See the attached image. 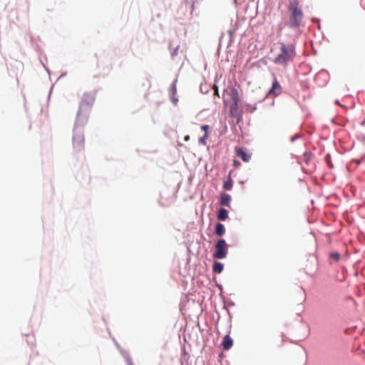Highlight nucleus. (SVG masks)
I'll list each match as a JSON object with an SVG mask.
<instances>
[{
    "instance_id": "obj_1",
    "label": "nucleus",
    "mask_w": 365,
    "mask_h": 365,
    "mask_svg": "<svg viewBox=\"0 0 365 365\" xmlns=\"http://www.w3.org/2000/svg\"><path fill=\"white\" fill-rule=\"evenodd\" d=\"M94 101V93H85L80 102L72 140L73 150L76 154L81 153L84 150L85 138L83 131L78 126L83 125L88 121Z\"/></svg>"
},
{
    "instance_id": "obj_2",
    "label": "nucleus",
    "mask_w": 365,
    "mask_h": 365,
    "mask_svg": "<svg viewBox=\"0 0 365 365\" xmlns=\"http://www.w3.org/2000/svg\"><path fill=\"white\" fill-rule=\"evenodd\" d=\"M278 45L279 46V51L273 59V63L286 68L288 63L292 62L296 56L295 46L292 43L285 44L284 42H279Z\"/></svg>"
},
{
    "instance_id": "obj_3",
    "label": "nucleus",
    "mask_w": 365,
    "mask_h": 365,
    "mask_svg": "<svg viewBox=\"0 0 365 365\" xmlns=\"http://www.w3.org/2000/svg\"><path fill=\"white\" fill-rule=\"evenodd\" d=\"M288 11L289 12V26L291 28L299 27L302 24L304 14L299 6L298 1L296 0L291 1L288 6Z\"/></svg>"
},
{
    "instance_id": "obj_4",
    "label": "nucleus",
    "mask_w": 365,
    "mask_h": 365,
    "mask_svg": "<svg viewBox=\"0 0 365 365\" xmlns=\"http://www.w3.org/2000/svg\"><path fill=\"white\" fill-rule=\"evenodd\" d=\"M227 94L230 97V101L224 100L225 104L228 105L230 103V110L232 113L235 111L237 108L238 103L240 101V96L238 91L234 88H230L227 91Z\"/></svg>"
},
{
    "instance_id": "obj_5",
    "label": "nucleus",
    "mask_w": 365,
    "mask_h": 365,
    "mask_svg": "<svg viewBox=\"0 0 365 365\" xmlns=\"http://www.w3.org/2000/svg\"><path fill=\"white\" fill-rule=\"evenodd\" d=\"M216 252L213 256L216 259H224L227 254V245L225 240L220 239L215 245Z\"/></svg>"
},
{
    "instance_id": "obj_6",
    "label": "nucleus",
    "mask_w": 365,
    "mask_h": 365,
    "mask_svg": "<svg viewBox=\"0 0 365 365\" xmlns=\"http://www.w3.org/2000/svg\"><path fill=\"white\" fill-rule=\"evenodd\" d=\"M281 93H282V87H281L279 83L278 82L277 79L276 78V77H274L272 88L269 91V94L277 96L279 95Z\"/></svg>"
},
{
    "instance_id": "obj_7",
    "label": "nucleus",
    "mask_w": 365,
    "mask_h": 365,
    "mask_svg": "<svg viewBox=\"0 0 365 365\" xmlns=\"http://www.w3.org/2000/svg\"><path fill=\"white\" fill-rule=\"evenodd\" d=\"M235 151L237 155L242 159L245 162H248L250 160L251 154L248 153L245 149L242 148H236Z\"/></svg>"
},
{
    "instance_id": "obj_8",
    "label": "nucleus",
    "mask_w": 365,
    "mask_h": 365,
    "mask_svg": "<svg viewBox=\"0 0 365 365\" xmlns=\"http://www.w3.org/2000/svg\"><path fill=\"white\" fill-rule=\"evenodd\" d=\"M232 344H233V341H232V338L229 335H225L223 339L222 343L223 349L224 350L230 349L232 347Z\"/></svg>"
},
{
    "instance_id": "obj_9",
    "label": "nucleus",
    "mask_w": 365,
    "mask_h": 365,
    "mask_svg": "<svg viewBox=\"0 0 365 365\" xmlns=\"http://www.w3.org/2000/svg\"><path fill=\"white\" fill-rule=\"evenodd\" d=\"M231 197L227 193H222L220 195V205L223 206H230Z\"/></svg>"
},
{
    "instance_id": "obj_10",
    "label": "nucleus",
    "mask_w": 365,
    "mask_h": 365,
    "mask_svg": "<svg viewBox=\"0 0 365 365\" xmlns=\"http://www.w3.org/2000/svg\"><path fill=\"white\" fill-rule=\"evenodd\" d=\"M228 217V211L225 208H220L218 211L217 219L221 221L225 220Z\"/></svg>"
},
{
    "instance_id": "obj_11",
    "label": "nucleus",
    "mask_w": 365,
    "mask_h": 365,
    "mask_svg": "<svg viewBox=\"0 0 365 365\" xmlns=\"http://www.w3.org/2000/svg\"><path fill=\"white\" fill-rule=\"evenodd\" d=\"M225 232V227L224 226V225L221 224V223H217L216 225V227H215V234L219 236V237H221L222 236Z\"/></svg>"
},
{
    "instance_id": "obj_12",
    "label": "nucleus",
    "mask_w": 365,
    "mask_h": 365,
    "mask_svg": "<svg viewBox=\"0 0 365 365\" xmlns=\"http://www.w3.org/2000/svg\"><path fill=\"white\" fill-rule=\"evenodd\" d=\"M224 268L223 264L219 262H215L212 266L213 272L220 274L222 272Z\"/></svg>"
},
{
    "instance_id": "obj_13",
    "label": "nucleus",
    "mask_w": 365,
    "mask_h": 365,
    "mask_svg": "<svg viewBox=\"0 0 365 365\" xmlns=\"http://www.w3.org/2000/svg\"><path fill=\"white\" fill-rule=\"evenodd\" d=\"M223 188L226 190H230L232 188V181L231 178H230L228 180L224 182Z\"/></svg>"
},
{
    "instance_id": "obj_14",
    "label": "nucleus",
    "mask_w": 365,
    "mask_h": 365,
    "mask_svg": "<svg viewBox=\"0 0 365 365\" xmlns=\"http://www.w3.org/2000/svg\"><path fill=\"white\" fill-rule=\"evenodd\" d=\"M329 257L336 262H338L341 257L340 254L339 252H331L330 253Z\"/></svg>"
},
{
    "instance_id": "obj_15",
    "label": "nucleus",
    "mask_w": 365,
    "mask_h": 365,
    "mask_svg": "<svg viewBox=\"0 0 365 365\" xmlns=\"http://www.w3.org/2000/svg\"><path fill=\"white\" fill-rule=\"evenodd\" d=\"M208 138V133H205L204 135L200 139L201 144L205 145L206 140Z\"/></svg>"
},
{
    "instance_id": "obj_16",
    "label": "nucleus",
    "mask_w": 365,
    "mask_h": 365,
    "mask_svg": "<svg viewBox=\"0 0 365 365\" xmlns=\"http://www.w3.org/2000/svg\"><path fill=\"white\" fill-rule=\"evenodd\" d=\"M310 157H311V154H310L309 153H304V161H305V163H306L307 164H308V163H309V160H310Z\"/></svg>"
},
{
    "instance_id": "obj_17",
    "label": "nucleus",
    "mask_w": 365,
    "mask_h": 365,
    "mask_svg": "<svg viewBox=\"0 0 365 365\" xmlns=\"http://www.w3.org/2000/svg\"><path fill=\"white\" fill-rule=\"evenodd\" d=\"M210 127L208 125H203L201 126V129L205 131V133H208Z\"/></svg>"
},
{
    "instance_id": "obj_18",
    "label": "nucleus",
    "mask_w": 365,
    "mask_h": 365,
    "mask_svg": "<svg viewBox=\"0 0 365 365\" xmlns=\"http://www.w3.org/2000/svg\"><path fill=\"white\" fill-rule=\"evenodd\" d=\"M214 95L220 97L219 91H214Z\"/></svg>"
},
{
    "instance_id": "obj_19",
    "label": "nucleus",
    "mask_w": 365,
    "mask_h": 365,
    "mask_svg": "<svg viewBox=\"0 0 365 365\" xmlns=\"http://www.w3.org/2000/svg\"><path fill=\"white\" fill-rule=\"evenodd\" d=\"M213 89H214V91H218V87L216 85H214L213 86Z\"/></svg>"
},
{
    "instance_id": "obj_20",
    "label": "nucleus",
    "mask_w": 365,
    "mask_h": 365,
    "mask_svg": "<svg viewBox=\"0 0 365 365\" xmlns=\"http://www.w3.org/2000/svg\"><path fill=\"white\" fill-rule=\"evenodd\" d=\"M189 139H190V136H189V135H186V136L185 137V141H187Z\"/></svg>"
},
{
    "instance_id": "obj_21",
    "label": "nucleus",
    "mask_w": 365,
    "mask_h": 365,
    "mask_svg": "<svg viewBox=\"0 0 365 365\" xmlns=\"http://www.w3.org/2000/svg\"><path fill=\"white\" fill-rule=\"evenodd\" d=\"M235 165H238L239 163H237L236 160L234 161Z\"/></svg>"
},
{
    "instance_id": "obj_22",
    "label": "nucleus",
    "mask_w": 365,
    "mask_h": 365,
    "mask_svg": "<svg viewBox=\"0 0 365 365\" xmlns=\"http://www.w3.org/2000/svg\"><path fill=\"white\" fill-rule=\"evenodd\" d=\"M173 91H174V92H175V91H176V88H175V86H173Z\"/></svg>"
}]
</instances>
